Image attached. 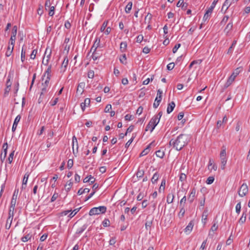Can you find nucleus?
I'll return each mask as SVG.
<instances>
[{"label": "nucleus", "mask_w": 250, "mask_h": 250, "mask_svg": "<svg viewBox=\"0 0 250 250\" xmlns=\"http://www.w3.org/2000/svg\"><path fill=\"white\" fill-rule=\"evenodd\" d=\"M218 226L217 225V222L214 220L213 222V225L210 229V231H216L218 229Z\"/></svg>", "instance_id": "36"}, {"label": "nucleus", "mask_w": 250, "mask_h": 250, "mask_svg": "<svg viewBox=\"0 0 250 250\" xmlns=\"http://www.w3.org/2000/svg\"><path fill=\"white\" fill-rule=\"evenodd\" d=\"M159 177V174L158 172H156L153 175L152 178H151V182L152 184L156 183Z\"/></svg>", "instance_id": "26"}, {"label": "nucleus", "mask_w": 250, "mask_h": 250, "mask_svg": "<svg viewBox=\"0 0 250 250\" xmlns=\"http://www.w3.org/2000/svg\"><path fill=\"white\" fill-rule=\"evenodd\" d=\"M145 171L143 169H141L139 167L136 173V176L138 178H142L144 175Z\"/></svg>", "instance_id": "28"}, {"label": "nucleus", "mask_w": 250, "mask_h": 250, "mask_svg": "<svg viewBox=\"0 0 250 250\" xmlns=\"http://www.w3.org/2000/svg\"><path fill=\"white\" fill-rule=\"evenodd\" d=\"M16 39V36H13L11 35L10 39V41L9 42V44H10L11 45L14 46Z\"/></svg>", "instance_id": "44"}, {"label": "nucleus", "mask_w": 250, "mask_h": 250, "mask_svg": "<svg viewBox=\"0 0 250 250\" xmlns=\"http://www.w3.org/2000/svg\"><path fill=\"white\" fill-rule=\"evenodd\" d=\"M81 208L75 209L71 213L68 215V217L72 218L75 215V214L80 210Z\"/></svg>", "instance_id": "46"}, {"label": "nucleus", "mask_w": 250, "mask_h": 250, "mask_svg": "<svg viewBox=\"0 0 250 250\" xmlns=\"http://www.w3.org/2000/svg\"><path fill=\"white\" fill-rule=\"evenodd\" d=\"M127 43L125 42H121L120 44V49L122 52H125L127 48Z\"/></svg>", "instance_id": "20"}, {"label": "nucleus", "mask_w": 250, "mask_h": 250, "mask_svg": "<svg viewBox=\"0 0 250 250\" xmlns=\"http://www.w3.org/2000/svg\"><path fill=\"white\" fill-rule=\"evenodd\" d=\"M75 143H76V150H77V151L78 152V148H79L78 143V141H77V139L76 137L75 136H74L72 138V147H73V151L74 153V144H75Z\"/></svg>", "instance_id": "23"}, {"label": "nucleus", "mask_w": 250, "mask_h": 250, "mask_svg": "<svg viewBox=\"0 0 250 250\" xmlns=\"http://www.w3.org/2000/svg\"><path fill=\"white\" fill-rule=\"evenodd\" d=\"M132 7V2H128L125 7V12L126 13H130V10H131Z\"/></svg>", "instance_id": "30"}, {"label": "nucleus", "mask_w": 250, "mask_h": 250, "mask_svg": "<svg viewBox=\"0 0 250 250\" xmlns=\"http://www.w3.org/2000/svg\"><path fill=\"white\" fill-rule=\"evenodd\" d=\"M15 209H9L8 212V221H10V223H12L13 216H14V211Z\"/></svg>", "instance_id": "24"}, {"label": "nucleus", "mask_w": 250, "mask_h": 250, "mask_svg": "<svg viewBox=\"0 0 250 250\" xmlns=\"http://www.w3.org/2000/svg\"><path fill=\"white\" fill-rule=\"evenodd\" d=\"M153 79H154V76L153 75L152 76V77L151 78V79L147 78L146 80H144L143 83V84H144V85L148 84L150 82V81H153Z\"/></svg>", "instance_id": "55"}, {"label": "nucleus", "mask_w": 250, "mask_h": 250, "mask_svg": "<svg viewBox=\"0 0 250 250\" xmlns=\"http://www.w3.org/2000/svg\"><path fill=\"white\" fill-rule=\"evenodd\" d=\"M214 180V178L213 177L209 176L208 178L206 181V183L208 185H210L213 182Z\"/></svg>", "instance_id": "49"}, {"label": "nucleus", "mask_w": 250, "mask_h": 250, "mask_svg": "<svg viewBox=\"0 0 250 250\" xmlns=\"http://www.w3.org/2000/svg\"><path fill=\"white\" fill-rule=\"evenodd\" d=\"M152 144V143H151L150 144H149L147 146V147L142 151V152L140 154V157H142V156H144L145 155H146V154H147L149 152L150 146Z\"/></svg>", "instance_id": "16"}, {"label": "nucleus", "mask_w": 250, "mask_h": 250, "mask_svg": "<svg viewBox=\"0 0 250 250\" xmlns=\"http://www.w3.org/2000/svg\"><path fill=\"white\" fill-rule=\"evenodd\" d=\"M220 159L221 164V168L222 169H224L227 162V158L226 157H220Z\"/></svg>", "instance_id": "18"}, {"label": "nucleus", "mask_w": 250, "mask_h": 250, "mask_svg": "<svg viewBox=\"0 0 250 250\" xmlns=\"http://www.w3.org/2000/svg\"><path fill=\"white\" fill-rule=\"evenodd\" d=\"M7 150H5V149H4V150H3V151L0 154V161H1V162H3L6 157V155H7Z\"/></svg>", "instance_id": "29"}, {"label": "nucleus", "mask_w": 250, "mask_h": 250, "mask_svg": "<svg viewBox=\"0 0 250 250\" xmlns=\"http://www.w3.org/2000/svg\"><path fill=\"white\" fill-rule=\"evenodd\" d=\"M212 7H209L206 11L203 18V21L205 22L207 21L210 18L211 14L213 11Z\"/></svg>", "instance_id": "7"}, {"label": "nucleus", "mask_w": 250, "mask_h": 250, "mask_svg": "<svg viewBox=\"0 0 250 250\" xmlns=\"http://www.w3.org/2000/svg\"><path fill=\"white\" fill-rule=\"evenodd\" d=\"M48 90V87L45 86H42V91H41V95H43L45 93H46Z\"/></svg>", "instance_id": "59"}, {"label": "nucleus", "mask_w": 250, "mask_h": 250, "mask_svg": "<svg viewBox=\"0 0 250 250\" xmlns=\"http://www.w3.org/2000/svg\"><path fill=\"white\" fill-rule=\"evenodd\" d=\"M193 226H194V223L192 221H191L188 223V225L186 227V228L185 229H184L185 232L188 234H189L191 232V231L193 229Z\"/></svg>", "instance_id": "9"}, {"label": "nucleus", "mask_w": 250, "mask_h": 250, "mask_svg": "<svg viewBox=\"0 0 250 250\" xmlns=\"http://www.w3.org/2000/svg\"><path fill=\"white\" fill-rule=\"evenodd\" d=\"M242 70V67H238L235 69L225 84L224 87L225 88L228 87L233 83L235 78L239 75Z\"/></svg>", "instance_id": "2"}, {"label": "nucleus", "mask_w": 250, "mask_h": 250, "mask_svg": "<svg viewBox=\"0 0 250 250\" xmlns=\"http://www.w3.org/2000/svg\"><path fill=\"white\" fill-rule=\"evenodd\" d=\"M73 185V183L71 181V180H69L67 181L66 184L65 185V189L67 192H68L70 189L71 188Z\"/></svg>", "instance_id": "25"}, {"label": "nucleus", "mask_w": 250, "mask_h": 250, "mask_svg": "<svg viewBox=\"0 0 250 250\" xmlns=\"http://www.w3.org/2000/svg\"><path fill=\"white\" fill-rule=\"evenodd\" d=\"M16 204V201H14V199H11L9 209H15Z\"/></svg>", "instance_id": "56"}, {"label": "nucleus", "mask_w": 250, "mask_h": 250, "mask_svg": "<svg viewBox=\"0 0 250 250\" xmlns=\"http://www.w3.org/2000/svg\"><path fill=\"white\" fill-rule=\"evenodd\" d=\"M196 191L195 188L191 189L189 197L188 198V201L190 203H192L194 201V199L196 195Z\"/></svg>", "instance_id": "10"}, {"label": "nucleus", "mask_w": 250, "mask_h": 250, "mask_svg": "<svg viewBox=\"0 0 250 250\" xmlns=\"http://www.w3.org/2000/svg\"><path fill=\"white\" fill-rule=\"evenodd\" d=\"M50 80V78L46 77L44 82L42 83V86H45L48 87V84L49 83Z\"/></svg>", "instance_id": "53"}, {"label": "nucleus", "mask_w": 250, "mask_h": 250, "mask_svg": "<svg viewBox=\"0 0 250 250\" xmlns=\"http://www.w3.org/2000/svg\"><path fill=\"white\" fill-rule=\"evenodd\" d=\"M49 15L50 16H53L54 14V11H55V7L53 6H52L50 7L49 8Z\"/></svg>", "instance_id": "47"}, {"label": "nucleus", "mask_w": 250, "mask_h": 250, "mask_svg": "<svg viewBox=\"0 0 250 250\" xmlns=\"http://www.w3.org/2000/svg\"><path fill=\"white\" fill-rule=\"evenodd\" d=\"M31 235L30 234H28L25 236L22 237L21 239V241L23 242H26L31 239Z\"/></svg>", "instance_id": "40"}, {"label": "nucleus", "mask_w": 250, "mask_h": 250, "mask_svg": "<svg viewBox=\"0 0 250 250\" xmlns=\"http://www.w3.org/2000/svg\"><path fill=\"white\" fill-rule=\"evenodd\" d=\"M100 41V38L98 37L96 38L94 44L90 49V51H94V52H95L98 47L102 48L104 47V45H101Z\"/></svg>", "instance_id": "6"}, {"label": "nucleus", "mask_w": 250, "mask_h": 250, "mask_svg": "<svg viewBox=\"0 0 250 250\" xmlns=\"http://www.w3.org/2000/svg\"><path fill=\"white\" fill-rule=\"evenodd\" d=\"M185 213V209L184 208V207L182 206V207H181V208L180 209V212H179L178 216L180 218H182L184 216Z\"/></svg>", "instance_id": "34"}, {"label": "nucleus", "mask_w": 250, "mask_h": 250, "mask_svg": "<svg viewBox=\"0 0 250 250\" xmlns=\"http://www.w3.org/2000/svg\"><path fill=\"white\" fill-rule=\"evenodd\" d=\"M85 83L84 82H81L78 84L77 93L81 95L83 92L84 88L85 87Z\"/></svg>", "instance_id": "8"}, {"label": "nucleus", "mask_w": 250, "mask_h": 250, "mask_svg": "<svg viewBox=\"0 0 250 250\" xmlns=\"http://www.w3.org/2000/svg\"><path fill=\"white\" fill-rule=\"evenodd\" d=\"M99 57H100V56L97 53L96 51L95 52H94V51H93L92 58L93 59V60L95 61V60H97Z\"/></svg>", "instance_id": "51"}, {"label": "nucleus", "mask_w": 250, "mask_h": 250, "mask_svg": "<svg viewBox=\"0 0 250 250\" xmlns=\"http://www.w3.org/2000/svg\"><path fill=\"white\" fill-rule=\"evenodd\" d=\"M87 228V225H84L80 228L78 229L77 230V233L81 234Z\"/></svg>", "instance_id": "41"}, {"label": "nucleus", "mask_w": 250, "mask_h": 250, "mask_svg": "<svg viewBox=\"0 0 250 250\" xmlns=\"http://www.w3.org/2000/svg\"><path fill=\"white\" fill-rule=\"evenodd\" d=\"M68 63V59L67 57H65L64 58V60L62 64V67H63L64 68V70H65V69L66 68Z\"/></svg>", "instance_id": "35"}, {"label": "nucleus", "mask_w": 250, "mask_h": 250, "mask_svg": "<svg viewBox=\"0 0 250 250\" xmlns=\"http://www.w3.org/2000/svg\"><path fill=\"white\" fill-rule=\"evenodd\" d=\"M175 106V104L174 102H171L168 104L167 112L168 114L170 113L174 109Z\"/></svg>", "instance_id": "14"}, {"label": "nucleus", "mask_w": 250, "mask_h": 250, "mask_svg": "<svg viewBox=\"0 0 250 250\" xmlns=\"http://www.w3.org/2000/svg\"><path fill=\"white\" fill-rule=\"evenodd\" d=\"M90 100L89 98H86L84 100V101L83 103H82L81 104V107L83 110V111H84L85 110V108L86 106H88L90 105Z\"/></svg>", "instance_id": "12"}, {"label": "nucleus", "mask_w": 250, "mask_h": 250, "mask_svg": "<svg viewBox=\"0 0 250 250\" xmlns=\"http://www.w3.org/2000/svg\"><path fill=\"white\" fill-rule=\"evenodd\" d=\"M161 101L158 99V97H156L155 100V102L153 103V106L154 108H156L159 105Z\"/></svg>", "instance_id": "42"}, {"label": "nucleus", "mask_w": 250, "mask_h": 250, "mask_svg": "<svg viewBox=\"0 0 250 250\" xmlns=\"http://www.w3.org/2000/svg\"><path fill=\"white\" fill-rule=\"evenodd\" d=\"M152 224V220L148 221L147 220L146 224H145V227L146 230H149V231L151 229V226Z\"/></svg>", "instance_id": "32"}, {"label": "nucleus", "mask_w": 250, "mask_h": 250, "mask_svg": "<svg viewBox=\"0 0 250 250\" xmlns=\"http://www.w3.org/2000/svg\"><path fill=\"white\" fill-rule=\"evenodd\" d=\"M12 46L11 47L10 45H9L7 47V50L5 53V56L7 57L10 56L12 53H13L14 46Z\"/></svg>", "instance_id": "19"}, {"label": "nucleus", "mask_w": 250, "mask_h": 250, "mask_svg": "<svg viewBox=\"0 0 250 250\" xmlns=\"http://www.w3.org/2000/svg\"><path fill=\"white\" fill-rule=\"evenodd\" d=\"M21 119V116L20 115H18L15 119V120H14L13 126H12V132H14L15 131V130L16 129L18 124L19 122H20Z\"/></svg>", "instance_id": "11"}, {"label": "nucleus", "mask_w": 250, "mask_h": 250, "mask_svg": "<svg viewBox=\"0 0 250 250\" xmlns=\"http://www.w3.org/2000/svg\"><path fill=\"white\" fill-rule=\"evenodd\" d=\"M207 242V240L206 239L202 242V245L200 248V250H204L206 248Z\"/></svg>", "instance_id": "64"}, {"label": "nucleus", "mask_w": 250, "mask_h": 250, "mask_svg": "<svg viewBox=\"0 0 250 250\" xmlns=\"http://www.w3.org/2000/svg\"><path fill=\"white\" fill-rule=\"evenodd\" d=\"M236 43V41H234L233 42L231 45L229 47V48L228 49V54L232 53L233 49V47L235 45Z\"/></svg>", "instance_id": "48"}, {"label": "nucleus", "mask_w": 250, "mask_h": 250, "mask_svg": "<svg viewBox=\"0 0 250 250\" xmlns=\"http://www.w3.org/2000/svg\"><path fill=\"white\" fill-rule=\"evenodd\" d=\"M125 119L126 121H131L134 119V116L130 114H126L125 117Z\"/></svg>", "instance_id": "58"}, {"label": "nucleus", "mask_w": 250, "mask_h": 250, "mask_svg": "<svg viewBox=\"0 0 250 250\" xmlns=\"http://www.w3.org/2000/svg\"><path fill=\"white\" fill-rule=\"evenodd\" d=\"M51 65H50L46 70L45 71L44 75L42 76V81L44 79L45 77H51Z\"/></svg>", "instance_id": "15"}, {"label": "nucleus", "mask_w": 250, "mask_h": 250, "mask_svg": "<svg viewBox=\"0 0 250 250\" xmlns=\"http://www.w3.org/2000/svg\"><path fill=\"white\" fill-rule=\"evenodd\" d=\"M17 26H14L12 30V36H15L17 35Z\"/></svg>", "instance_id": "60"}, {"label": "nucleus", "mask_w": 250, "mask_h": 250, "mask_svg": "<svg viewBox=\"0 0 250 250\" xmlns=\"http://www.w3.org/2000/svg\"><path fill=\"white\" fill-rule=\"evenodd\" d=\"M107 23H108V21H104V23H103L101 27V29H100V30L101 32H104L107 25Z\"/></svg>", "instance_id": "52"}, {"label": "nucleus", "mask_w": 250, "mask_h": 250, "mask_svg": "<svg viewBox=\"0 0 250 250\" xmlns=\"http://www.w3.org/2000/svg\"><path fill=\"white\" fill-rule=\"evenodd\" d=\"M246 210L245 211H243L242 216L240 218L239 220V223H241L242 224L246 222V217H247V214H246Z\"/></svg>", "instance_id": "27"}, {"label": "nucleus", "mask_w": 250, "mask_h": 250, "mask_svg": "<svg viewBox=\"0 0 250 250\" xmlns=\"http://www.w3.org/2000/svg\"><path fill=\"white\" fill-rule=\"evenodd\" d=\"M102 224L104 227H108L110 225V222L108 219L105 218L103 221Z\"/></svg>", "instance_id": "43"}, {"label": "nucleus", "mask_w": 250, "mask_h": 250, "mask_svg": "<svg viewBox=\"0 0 250 250\" xmlns=\"http://www.w3.org/2000/svg\"><path fill=\"white\" fill-rule=\"evenodd\" d=\"M189 139L188 135L181 134L176 139H171L169 142V145L172 146L176 150L179 151L188 145Z\"/></svg>", "instance_id": "1"}, {"label": "nucleus", "mask_w": 250, "mask_h": 250, "mask_svg": "<svg viewBox=\"0 0 250 250\" xmlns=\"http://www.w3.org/2000/svg\"><path fill=\"white\" fill-rule=\"evenodd\" d=\"M248 187L246 183H243L238 191V195L241 197L246 196L248 193Z\"/></svg>", "instance_id": "5"}, {"label": "nucleus", "mask_w": 250, "mask_h": 250, "mask_svg": "<svg viewBox=\"0 0 250 250\" xmlns=\"http://www.w3.org/2000/svg\"><path fill=\"white\" fill-rule=\"evenodd\" d=\"M126 57L125 54H123L122 57L120 58V62L123 64H125L126 63Z\"/></svg>", "instance_id": "50"}, {"label": "nucleus", "mask_w": 250, "mask_h": 250, "mask_svg": "<svg viewBox=\"0 0 250 250\" xmlns=\"http://www.w3.org/2000/svg\"><path fill=\"white\" fill-rule=\"evenodd\" d=\"M157 97H158V99L160 100V101H162V95H163V91L160 89H159L157 90Z\"/></svg>", "instance_id": "45"}, {"label": "nucleus", "mask_w": 250, "mask_h": 250, "mask_svg": "<svg viewBox=\"0 0 250 250\" xmlns=\"http://www.w3.org/2000/svg\"><path fill=\"white\" fill-rule=\"evenodd\" d=\"M232 21H230L229 22L227 25L226 28L224 29V31L227 33H229L232 29Z\"/></svg>", "instance_id": "21"}, {"label": "nucleus", "mask_w": 250, "mask_h": 250, "mask_svg": "<svg viewBox=\"0 0 250 250\" xmlns=\"http://www.w3.org/2000/svg\"><path fill=\"white\" fill-rule=\"evenodd\" d=\"M174 198V195L173 193H169L167 196V202L168 204L172 203Z\"/></svg>", "instance_id": "22"}, {"label": "nucleus", "mask_w": 250, "mask_h": 250, "mask_svg": "<svg viewBox=\"0 0 250 250\" xmlns=\"http://www.w3.org/2000/svg\"><path fill=\"white\" fill-rule=\"evenodd\" d=\"M25 58V51L23 50V48H22L21 52V61L23 62Z\"/></svg>", "instance_id": "57"}, {"label": "nucleus", "mask_w": 250, "mask_h": 250, "mask_svg": "<svg viewBox=\"0 0 250 250\" xmlns=\"http://www.w3.org/2000/svg\"><path fill=\"white\" fill-rule=\"evenodd\" d=\"M241 208V202H239L236 205L235 210L237 214H239L240 213Z\"/></svg>", "instance_id": "38"}, {"label": "nucleus", "mask_w": 250, "mask_h": 250, "mask_svg": "<svg viewBox=\"0 0 250 250\" xmlns=\"http://www.w3.org/2000/svg\"><path fill=\"white\" fill-rule=\"evenodd\" d=\"M157 157L160 158H163L165 155V152L164 151L159 150L155 152Z\"/></svg>", "instance_id": "31"}, {"label": "nucleus", "mask_w": 250, "mask_h": 250, "mask_svg": "<svg viewBox=\"0 0 250 250\" xmlns=\"http://www.w3.org/2000/svg\"><path fill=\"white\" fill-rule=\"evenodd\" d=\"M162 111L159 112V113L157 115L153 116L149 122L152 125V127L150 129L151 132L153 131L156 126L159 123L160 118L162 116Z\"/></svg>", "instance_id": "3"}, {"label": "nucleus", "mask_w": 250, "mask_h": 250, "mask_svg": "<svg viewBox=\"0 0 250 250\" xmlns=\"http://www.w3.org/2000/svg\"><path fill=\"white\" fill-rule=\"evenodd\" d=\"M181 46L180 43L176 44L172 49V52L173 53H175L179 48Z\"/></svg>", "instance_id": "62"}, {"label": "nucleus", "mask_w": 250, "mask_h": 250, "mask_svg": "<svg viewBox=\"0 0 250 250\" xmlns=\"http://www.w3.org/2000/svg\"><path fill=\"white\" fill-rule=\"evenodd\" d=\"M58 193H56V192H55L53 196H52L51 197V202H54L56 199L58 197Z\"/></svg>", "instance_id": "63"}, {"label": "nucleus", "mask_w": 250, "mask_h": 250, "mask_svg": "<svg viewBox=\"0 0 250 250\" xmlns=\"http://www.w3.org/2000/svg\"><path fill=\"white\" fill-rule=\"evenodd\" d=\"M37 53V49H34L32 51V53H31V54L30 55V59H32V60L35 59Z\"/></svg>", "instance_id": "54"}, {"label": "nucleus", "mask_w": 250, "mask_h": 250, "mask_svg": "<svg viewBox=\"0 0 250 250\" xmlns=\"http://www.w3.org/2000/svg\"><path fill=\"white\" fill-rule=\"evenodd\" d=\"M208 168L209 170H216L217 169V166L213 163V161L210 159L208 162Z\"/></svg>", "instance_id": "13"}, {"label": "nucleus", "mask_w": 250, "mask_h": 250, "mask_svg": "<svg viewBox=\"0 0 250 250\" xmlns=\"http://www.w3.org/2000/svg\"><path fill=\"white\" fill-rule=\"evenodd\" d=\"M106 211V207L105 206H100L92 208L89 212V214L90 216L94 215H98L101 213H104Z\"/></svg>", "instance_id": "4"}, {"label": "nucleus", "mask_w": 250, "mask_h": 250, "mask_svg": "<svg viewBox=\"0 0 250 250\" xmlns=\"http://www.w3.org/2000/svg\"><path fill=\"white\" fill-rule=\"evenodd\" d=\"M226 157V148L224 146H222V150L220 154V157Z\"/></svg>", "instance_id": "37"}, {"label": "nucleus", "mask_w": 250, "mask_h": 250, "mask_svg": "<svg viewBox=\"0 0 250 250\" xmlns=\"http://www.w3.org/2000/svg\"><path fill=\"white\" fill-rule=\"evenodd\" d=\"M174 62H171V63H169V64H168L167 65V69L168 70H171L173 69L174 67Z\"/></svg>", "instance_id": "61"}, {"label": "nucleus", "mask_w": 250, "mask_h": 250, "mask_svg": "<svg viewBox=\"0 0 250 250\" xmlns=\"http://www.w3.org/2000/svg\"><path fill=\"white\" fill-rule=\"evenodd\" d=\"M95 181V179L93 176H92L91 175H90L87 176L86 177H85L84 179H83V182L87 183V182H90L91 184H93L94 183Z\"/></svg>", "instance_id": "17"}, {"label": "nucleus", "mask_w": 250, "mask_h": 250, "mask_svg": "<svg viewBox=\"0 0 250 250\" xmlns=\"http://www.w3.org/2000/svg\"><path fill=\"white\" fill-rule=\"evenodd\" d=\"M15 150H13L9 154V157L7 159V161L9 164H11L13 159V156L14 155Z\"/></svg>", "instance_id": "39"}, {"label": "nucleus", "mask_w": 250, "mask_h": 250, "mask_svg": "<svg viewBox=\"0 0 250 250\" xmlns=\"http://www.w3.org/2000/svg\"><path fill=\"white\" fill-rule=\"evenodd\" d=\"M230 4L228 1V0H226L222 6V10H223L224 9H225V11H226L230 6Z\"/></svg>", "instance_id": "33"}]
</instances>
